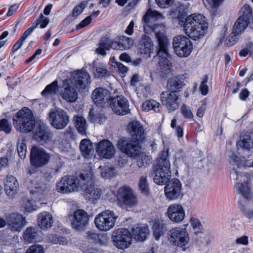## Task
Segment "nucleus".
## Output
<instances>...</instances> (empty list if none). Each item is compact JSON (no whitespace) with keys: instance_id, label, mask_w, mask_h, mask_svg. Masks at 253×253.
<instances>
[{"instance_id":"nucleus-57","label":"nucleus","mask_w":253,"mask_h":253,"mask_svg":"<svg viewBox=\"0 0 253 253\" xmlns=\"http://www.w3.org/2000/svg\"><path fill=\"white\" fill-rule=\"evenodd\" d=\"M138 186L141 192L144 194H147L148 192V185L146 177L142 176L140 177Z\"/></svg>"},{"instance_id":"nucleus-53","label":"nucleus","mask_w":253,"mask_h":253,"mask_svg":"<svg viewBox=\"0 0 253 253\" xmlns=\"http://www.w3.org/2000/svg\"><path fill=\"white\" fill-rule=\"evenodd\" d=\"M87 1H83L75 6L72 11V16L77 17L80 15L83 11L84 8L87 6Z\"/></svg>"},{"instance_id":"nucleus-49","label":"nucleus","mask_w":253,"mask_h":253,"mask_svg":"<svg viewBox=\"0 0 253 253\" xmlns=\"http://www.w3.org/2000/svg\"><path fill=\"white\" fill-rule=\"evenodd\" d=\"M17 152L21 159L25 158L27 152L26 140L24 139L19 140L17 144Z\"/></svg>"},{"instance_id":"nucleus-64","label":"nucleus","mask_w":253,"mask_h":253,"mask_svg":"<svg viewBox=\"0 0 253 253\" xmlns=\"http://www.w3.org/2000/svg\"><path fill=\"white\" fill-rule=\"evenodd\" d=\"M91 22V16H87L76 26L77 30H80L88 25Z\"/></svg>"},{"instance_id":"nucleus-17","label":"nucleus","mask_w":253,"mask_h":253,"mask_svg":"<svg viewBox=\"0 0 253 253\" xmlns=\"http://www.w3.org/2000/svg\"><path fill=\"white\" fill-rule=\"evenodd\" d=\"M117 197L118 201L127 207H134L137 204L136 197L131 189L127 186L120 187L117 191Z\"/></svg>"},{"instance_id":"nucleus-16","label":"nucleus","mask_w":253,"mask_h":253,"mask_svg":"<svg viewBox=\"0 0 253 253\" xmlns=\"http://www.w3.org/2000/svg\"><path fill=\"white\" fill-rule=\"evenodd\" d=\"M89 216L83 210H76L73 215L69 216L73 228L77 231H82L85 229L88 224Z\"/></svg>"},{"instance_id":"nucleus-12","label":"nucleus","mask_w":253,"mask_h":253,"mask_svg":"<svg viewBox=\"0 0 253 253\" xmlns=\"http://www.w3.org/2000/svg\"><path fill=\"white\" fill-rule=\"evenodd\" d=\"M51 156L44 149L33 146L31 150V164L36 168H41L46 165L49 162Z\"/></svg>"},{"instance_id":"nucleus-62","label":"nucleus","mask_w":253,"mask_h":253,"mask_svg":"<svg viewBox=\"0 0 253 253\" xmlns=\"http://www.w3.org/2000/svg\"><path fill=\"white\" fill-rule=\"evenodd\" d=\"M53 161L52 169L55 172H57L58 170L62 167L63 163L59 156L54 157Z\"/></svg>"},{"instance_id":"nucleus-15","label":"nucleus","mask_w":253,"mask_h":253,"mask_svg":"<svg viewBox=\"0 0 253 253\" xmlns=\"http://www.w3.org/2000/svg\"><path fill=\"white\" fill-rule=\"evenodd\" d=\"M103 189L95 184L90 178L84 188V199L92 204H95L103 194Z\"/></svg>"},{"instance_id":"nucleus-45","label":"nucleus","mask_w":253,"mask_h":253,"mask_svg":"<svg viewBox=\"0 0 253 253\" xmlns=\"http://www.w3.org/2000/svg\"><path fill=\"white\" fill-rule=\"evenodd\" d=\"M58 89V81L57 80H55L45 87L44 90L42 92V96L55 95L56 94Z\"/></svg>"},{"instance_id":"nucleus-2","label":"nucleus","mask_w":253,"mask_h":253,"mask_svg":"<svg viewBox=\"0 0 253 253\" xmlns=\"http://www.w3.org/2000/svg\"><path fill=\"white\" fill-rule=\"evenodd\" d=\"M208 27L206 18L200 13H194L186 18L185 32L191 39L196 41L202 37Z\"/></svg>"},{"instance_id":"nucleus-35","label":"nucleus","mask_w":253,"mask_h":253,"mask_svg":"<svg viewBox=\"0 0 253 253\" xmlns=\"http://www.w3.org/2000/svg\"><path fill=\"white\" fill-rule=\"evenodd\" d=\"M18 187L19 184L16 178L13 175H8L4 183L6 193L8 196H12L17 192Z\"/></svg>"},{"instance_id":"nucleus-37","label":"nucleus","mask_w":253,"mask_h":253,"mask_svg":"<svg viewBox=\"0 0 253 253\" xmlns=\"http://www.w3.org/2000/svg\"><path fill=\"white\" fill-rule=\"evenodd\" d=\"M239 208L244 215L248 219H253V203L251 204L247 200L239 203Z\"/></svg>"},{"instance_id":"nucleus-14","label":"nucleus","mask_w":253,"mask_h":253,"mask_svg":"<svg viewBox=\"0 0 253 253\" xmlns=\"http://www.w3.org/2000/svg\"><path fill=\"white\" fill-rule=\"evenodd\" d=\"M165 194L169 200L181 199L183 193L180 181L177 178L169 180L165 187Z\"/></svg>"},{"instance_id":"nucleus-24","label":"nucleus","mask_w":253,"mask_h":253,"mask_svg":"<svg viewBox=\"0 0 253 253\" xmlns=\"http://www.w3.org/2000/svg\"><path fill=\"white\" fill-rule=\"evenodd\" d=\"M92 99L98 106L103 107L109 104L110 93L109 91L102 87L95 88L92 92Z\"/></svg>"},{"instance_id":"nucleus-10","label":"nucleus","mask_w":253,"mask_h":253,"mask_svg":"<svg viewBox=\"0 0 253 253\" xmlns=\"http://www.w3.org/2000/svg\"><path fill=\"white\" fill-rule=\"evenodd\" d=\"M236 176L238 181L235 184V190L239 194L248 199L251 197V186L248 177L240 171H238L235 168L232 172Z\"/></svg>"},{"instance_id":"nucleus-60","label":"nucleus","mask_w":253,"mask_h":253,"mask_svg":"<svg viewBox=\"0 0 253 253\" xmlns=\"http://www.w3.org/2000/svg\"><path fill=\"white\" fill-rule=\"evenodd\" d=\"M208 76L205 75L200 85V90L203 95H206L209 92V86L207 85Z\"/></svg>"},{"instance_id":"nucleus-48","label":"nucleus","mask_w":253,"mask_h":253,"mask_svg":"<svg viewBox=\"0 0 253 253\" xmlns=\"http://www.w3.org/2000/svg\"><path fill=\"white\" fill-rule=\"evenodd\" d=\"M110 64L116 71L122 74H125L128 71L127 67L124 65L121 62L116 61L114 57H112L110 58Z\"/></svg>"},{"instance_id":"nucleus-63","label":"nucleus","mask_w":253,"mask_h":253,"mask_svg":"<svg viewBox=\"0 0 253 253\" xmlns=\"http://www.w3.org/2000/svg\"><path fill=\"white\" fill-rule=\"evenodd\" d=\"M22 205L25 211L27 212H31L36 210L34 206V201L32 200H27L25 201H23Z\"/></svg>"},{"instance_id":"nucleus-5","label":"nucleus","mask_w":253,"mask_h":253,"mask_svg":"<svg viewBox=\"0 0 253 253\" xmlns=\"http://www.w3.org/2000/svg\"><path fill=\"white\" fill-rule=\"evenodd\" d=\"M117 218L113 211L105 210L95 216L94 224L99 230L107 231L114 227Z\"/></svg>"},{"instance_id":"nucleus-52","label":"nucleus","mask_w":253,"mask_h":253,"mask_svg":"<svg viewBox=\"0 0 253 253\" xmlns=\"http://www.w3.org/2000/svg\"><path fill=\"white\" fill-rule=\"evenodd\" d=\"M139 156H141V159L137 161V166L141 168H145L148 167L151 162V159L145 154L141 153V152Z\"/></svg>"},{"instance_id":"nucleus-56","label":"nucleus","mask_w":253,"mask_h":253,"mask_svg":"<svg viewBox=\"0 0 253 253\" xmlns=\"http://www.w3.org/2000/svg\"><path fill=\"white\" fill-rule=\"evenodd\" d=\"M180 112L185 119H192L193 118V113L190 108L185 104L180 108Z\"/></svg>"},{"instance_id":"nucleus-22","label":"nucleus","mask_w":253,"mask_h":253,"mask_svg":"<svg viewBox=\"0 0 253 253\" xmlns=\"http://www.w3.org/2000/svg\"><path fill=\"white\" fill-rule=\"evenodd\" d=\"M98 155L106 159H111L115 156L116 150L112 143L108 140L103 139L98 142L96 147Z\"/></svg>"},{"instance_id":"nucleus-6","label":"nucleus","mask_w":253,"mask_h":253,"mask_svg":"<svg viewBox=\"0 0 253 253\" xmlns=\"http://www.w3.org/2000/svg\"><path fill=\"white\" fill-rule=\"evenodd\" d=\"M168 239L170 244L175 247H185L189 241V234L186 228L175 227L168 233Z\"/></svg>"},{"instance_id":"nucleus-50","label":"nucleus","mask_w":253,"mask_h":253,"mask_svg":"<svg viewBox=\"0 0 253 253\" xmlns=\"http://www.w3.org/2000/svg\"><path fill=\"white\" fill-rule=\"evenodd\" d=\"M11 130L12 126L9 120L6 119L0 120V131H3L6 134H9Z\"/></svg>"},{"instance_id":"nucleus-27","label":"nucleus","mask_w":253,"mask_h":253,"mask_svg":"<svg viewBox=\"0 0 253 253\" xmlns=\"http://www.w3.org/2000/svg\"><path fill=\"white\" fill-rule=\"evenodd\" d=\"M6 221L11 230L19 231L24 225L25 218L21 214L13 213L7 216Z\"/></svg>"},{"instance_id":"nucleus-26","label":"nucleus","mask_w":253,"mask_h":253,"mask_svg":"<svg viewBox=\"0 0 253 253\" xmlns=\"http://www.w3.org/2000/svg\"><path fill=\"white\" fill-rule=\"evenodd\" d=\"M191 225L195 230L193 239L198 245L207 243L206 236L203 232V227L201 222L197 218L192 217L190 220Z\"/></svg>"},{"instance_id":"nucleus-43","label":"nucleus","mask_w":253,"mask_h":253,"mask_svg":"<svg viewBox=\"0 0 253 253\" xmlns=\"http://www.w3.org/2000/svg\"><path fill=\"white\" fill-rule=\"evenodd\" d=\"M50 187L49 185L43 183H36L34 187H31L30 191L32 194H44L49 191Z\"/></svg>"},{"instance_id":"nucleus-36","label":"nucleus","mask_w":253,"mask_h":253,"mask_svg":"<svg viewBox=\"0 0 253 253\" xmlns=\"http://www.w3.org/2000/svg\"><path fill=\"white\" fill-rule=\"evenodd\" d=\"M38 230L35 227H27L23 233V239L27 243L35 242L38 239Z\"/></svg>"},{"instance_id":"nucleus-42","label":"nucleus","mask_w":253,"mask_h":253,"mask_svg":"<svg viewBox=\"0 0 253 253\" xmlns=\"http://www.w3.org/2000/svg\"><path fill=\"white\" fill-rule=\"evenodd\" d=\"M34 138L39 142H45L50 138V132L46 129L39 128L35 132Z\"/></svg>"},{"instance_id":"nucleus-40","label":"nucleus","mask_w":253,"mask_h":253,"mask_svg":"<svg viewBox=\"0 0 253 253\" xmlns=\"http://www.w3.org/2000/svg\"><path fill=\"white\" fill-rule=\"evenodd\" d=\"M75 126L78 131L82 134H85L87 128L86 122L81 116H75L73 118Z\"/></svg>"},{"instance_id":"nucleus-1","label":"nucleus","mask_w":253,"mask_h":253,"mask_svg":"<svg viewBox=\"0 0 253 253\" xmlns=\"http://www.w3.org/2000/svg\"><path fill=\"white\" fill-rule=\"evenodd\" d=\"M89 83L90 76L87 72L83 70L76 71L70 79L63 81L59 94L67 102L74 103L78 97V93L74 87L79 90L83 89Z\"/></svg>"},{"instance_id":"nucleus-18","label":"nucleus","mask_w":253,"mask_h":253,"mask_svg":"<svg viewBox=\"0 0 253 253\" xmlns=\"http://www.w3.org/2000/svg\"><path fill=\"white\" fill-rule=\"evenodd\" d=\"M161 101L163 106L169 111H173L179 107L178 95L174 91H163L160 94Z\"/></svg>"},{"instance_id":"nucleus-13","label":"nucleus","mask_w":253,"mask_h":253,"mask_svg":"<svg viewBox=\"0 0 253 253\" xmlns=\"http://www.w3.org/2000/svg\"><path fill=\"white\" fill-rule=\"evenodd\" d=\"M48 117L51 126L57 129H64L69 121L66 112L62 109L51 111L49 113Z\"/></svg>"},{"instance_id":"nucleus-8","label":"nucleus","mask_w":253,"mask_h":253,"mask_svg":"<svg viewBox=\"0 0 253 253\" xmlns=\"http://www.w3.org/2000/svg\"><path fill=\"white\" fill-rule=\"evenodd\" d=\"M140 142L122 138L118 140L117 147L121 152L126 155L131 157H136L139 156L141 151Z\"/></svg>"},{"instance_id":"nucleus-58","label":"nucleus","mask_w":253,"mask_h":253,"mask_svg":"<svg viewBox=\"0 0 253 253\" xmlns=\"http://www.w3.org/2000/svg\"><path fill=\"white\" fill-rule=\"evenodd\" d=\"M88 116L90 121L94 123H100L105 119L104 116L101 114H95L94 110L92 109L90 110Z\"/></svg>"},{"instance_id":"nucleus-21","label":"nucleus","mask_w":253,"mask_h":253,"mask_svg":"<svg viewBox=\"0 0 253 253\" xmlns=\"http://www.w3.org/2000/svg\"><path fill=\"white\" fill-rule=\"evenodd\" d=\"M166 215L172 222L180 223L185 218V211L181 205L174 204L168 207Z\"/></svg>"},{"instance_id":"nucleus-55","label":"nucleus","mask_w":253,"mask_h":253,"mask_svg":"<svg viewBox=\"0 0 253 253\" xmlns=\"http://www.w3.org/2000/svg\"><path fill=\"white\" fill-rule=\"evenodd\" d=\"M240 35L239 33L235 32V30L233 29L232 33L227 37L225 41V44L228 46L233 45L237 41L238 37Z\"/></svg>"},{"instance_id":"nucleus-25","label":"nucleus","mask_w":253,"mask_h":253,"mask_svg":"<svg viewBox=\"0 0 253 253\" xmlns=\"http://www.w3.org/2000/svg\"><path fill=\"white\" fill-rule=\"evenodd\" d=\"M127 131L132 139L142 141L145 137L144 129L138 121H132L127 126Z\"/></svg>"},{"instance_id":"nucleus-4","label":"nucleus","mask_w":253,"mask_h":253,"mask_svg":"<svg viewBox=\"0 0 253 253\" xmlns=\"http://www.w3.org/2000/svg\"><path fill=\"white\" fill-rule=\"evenodd\" d=\"M156 36L159 43L157 56L159 59V70L164 77L171 71V64L168 59V47L169 42L168 39L162 33H157Z\"/></svg>"},{"instance_id":"nucleus-23","label":"nucleus","mask_w":253,"mask_h":253,"mask_svg":"<svg viewBox=\"0 0 253 253\" xmlns=\"http://www.w3.org/2000/svg\"><path fill=\"white\" fill-rule=\"evenodd\" d=\"M149 176L153 177V181L156 184L163 185L169 182L171 177V170L153 167V171Z\"/></svg>"},{"instance_id":"nucleus-7","label":"nucleus","mask_w":253,"mask_h":253,"mask_svg":"<svg viewBox=\"0 0 253 253\" xmlns=\"http://www.w3.org/2000/svg\"><path fill=\"white\" fill-rule=\"evenodd\" d=\"M172 45L175 53L180 57H188L193 49V45L189 39L182 35L173 38Z\"/></svg>"},{"instance_id":"nucleus-30","label":"nucleus","mask_w":253,"mask_h":253,"mask_svg":"<svg viewBox=\"0 0 253 253\" xmlns=\"http://www.w3.org/2000/svg\"><path fill=\"white\" fill-rule=\"evenodd\" d=\"M153 236L155 239L158 240L160 237L164 235L166 229V224L163 220L158 217L155 218L151 222Z\"/></svg>"},{"instance_id":"nucleus-28","label":"nucleus","mask_w":253,"mask_h":253,"mask_svg":"<svg viewBox=\"0 0 253 253\" xmlns=\"http://www.w3.org/2000/svg\"><path fill=\"white\" fill-rule=\"evenodd\" d=\"M132 238L136 241L145 240L149 234L147 226L141 224L134 226L130 232Z\"/></svg>"},{"instance_id":"nucleus-20","label":"nucleus","mask_w":253,"mask_h":253,"mask_svg":"<svg viewBox=\"0 0 253 253\" xmlns=\"http://www.w3.org/2000/svg\"><path fill=\"white\" fill-rule=\"evenodd\" d=\"M109 103L112 111L116 114L124 115L129 110L127 100L123 96L111 98Z\"/></svg>"},{"instance_id":"nucleus-44","label":"nucleus","mask_w":253,"mask_h":253,"mask_svg":"<svg viewBox=\"0 0 253 253\" xmlns=\"http://www.w3.org/2000/svg\"><path fill=\"white\" fill-rule=\"evenodd\" d=\"M95 76L98 78L109 75V72L102 63H99L98 65H95L92 67Z\"/></svg>"},{"instance_id":"nucleus-31","label":"nucleus","mask_w":253,"mask_h":253,"mask_svg":"<svg viewBox=\"0 0 253 253\" xmlns=\"http://www.w3.org/2000/svg\"><path fill=\"white\" fill-rule=\"evenodd\" d=\"M153 46L154 44L151 39L147 35H143L139 46L140 53L150 57V54L153 50Z\"/></svg>"},{"instance_id":"nucleus-29","label":"nucleus","mask_w":253,"mask_h":253,"mask_svg":"<svg viewBox=\"0 0 253 253\" xmlns=\"http://www.w3.org/2000/svg\"><path fill=\"white\" fill-rule=\"evenodd\" d=\"M238 151L249 152L253 148V140L249 133H246L240 136L236 143Z\"/></svg>"},{"instance_id":"nucleus-33","label":"nucleus","mask_w":253,"mask_h":253,"mask_svg":"<svg viewBox=\"0 0 253 253\" xmlns=\"http://www.w3.org/2000/svg\"><path fill=\"white\" fill-rule=\"evenodd\" d=\"M154 167L170 169V165L169 157V151L168 149L164 150L159 153L156 161V164Z\"/></svg>"},{"instance_id":"nucleus-54","label":"nucleus","mask_w":253,"mask_h":253,"mask_svg":"<svg viewBox=\"0 0 253 253\" xmlns=\"http://www.w3.org/2000/svg\"><path fill=\"white\" fill-rule=\"evenodd\" d=\"M99 168L102 169L101 174L104 178H110L115 174V169L112 168L108 166H100Z\"/></svg>"},{"instance_id":"nucleus-38","label":"nucleus","mask_w":253,"mask_h":253,"mask_svg":"<svg viewBox=\"0 0 253 253\" xmlns=\"http://www.w3.org/2000/svg\"><path fill=\"white\" fill-rule=\"evenodd\" d=\"M164 16L156 10H152L149 8L143 17V21L148 25L151 20H157L164 19Z\"/></svg>"},{"instance_id":"nucleus-39","label":"nucleus","mask_w":253,"mask_h":253,"mask_svg":"<svg viewBox=\"0 0 253 253\" xmlns=\"http://www.w3.org/2000/svg\"><path fill=\"white\" fill-rule=\"evenodd\" d=\"M142 110L143 111L148 112L151 110H154L155 112H159L160 111V104L153 100H147L144 101L141 105Z\"/></svg>"},{"instance_id":"nucleus-34","label":"nucleus","mask_w":253,"mask_h":253,"mask_svg":"<svg viewBox=\"0 0 253 253\" xmlns=\"http://www.w3.org/2000/svg\"><path fill=\"white\" fill-rule=\"evenodd\" d=\"M184 79L180 76H175L169 79L167 87L168 91H174L177 93L184 85Z\"/></svg>"},{"instance_id":"nucleus-9","label":"nucleus","mask_w":253,"mask_h":253,"mask_svg":"<svg viewBox=\"0 0 253 253\" xmlns=\"http://www.w3.org/2000/svg\"><path fill=\"white\" fill-rule=\"evenodd\" d=\"M242 15L234 23L233 29L235 32L242 34L247 28L250 21L253 23V14L250 5L245 4L241 8Z\"/></svg>"},{"instance_id":"nucleus-19","label":"nucleus","mask_w":253,"mask_h":253,"mask_svg":"<svg viewBox=\"0 0 253 253\" xmlns=\"http://www.w3.org/2000/svg\"><path fill=\"white\" fill-rule=\"evenodd\" d=\"M78 180L71 176H65L56 184L58 192L65 193L75 191L79 186Z\"/></svg>"},{"instance_id":"nucleus-61","label":"nucleus","mask_w":253,"mask_h":253,"mask_svg":"<svg viewBox=\"0 0 253 253\" xmlns=\"http://www.w3.org/2000/svg\"><path fill=\"white\" fill-rule=\"evenodd\" d=\"M25 253H44V251L42 246L35 244L30 246Z\"/></svg>"},{"instance_id":"nucleus-41","label":"nucleus","mask_w":253,"mask_h":253,"mask_svg":"<svg viewBox=\"0 0 253 253\" xmlns=\"http://www.w3.org/2000/svg\"><path fill=\"white\" fill-rule=\"evenodd\" d=\"M80 150L83 155L87 158L93 151L92 144L88 139H83L80 142Z\"/></svg>"},{"instance_id":"nucleus-32","label":"nucleus","mask_w":253,"mask_h":253,"mask_svg":"<svg viewBox=\"0 0 253 253\" xmlns=\"http://www.w3.org/2000/svg\"><path fill=\"white\" fill-rule=\"evenodd\" d=\"M53 222L52 216L48 212L44 211L38 215V225L43 230L50 228L52 226Z\"/></svg>"},{"instance_id":"nucleus-46","label":"nucleus","mask_w":253,"mask_h":253,"mask_svg":"<svg viewBox=\"0 0 253 253\" xmlns=\"http://www.w3.org/2000/svg\"><path fill=\"white\" fill-rule=\"evenodd\" d=\"M45 240L47 242L53 244L65 245L67 243V239L65 237L59 236L56 234H49L47 235Z\"/></svg>"},{"instance_id":"nucleus-51","label":"nucleus","mask_w":253,"mask_h":253,"mask_svg":"<svg viewBox=\"0 0 253 253\" xmlns=\"http://www.w3.org/2000/svg\"><path fill=\"white\" fill-rule=\"evenodd\" d=\"M49 23V19L43 15L42 14H41L39 16V18L34 22L32 23V25L35 28L38 25H40V27L41 28H45Z\"/></svg>"},{"instance_id":"nucleus-11","label":"nucleus","mask_w":253,"mask_h":253,"mask_svg":"<svg viewBox=\"0 0 253 253\" xmlns=\"http://www.w3.org/2000/svg\"><path fill=\"white\" fill-rule=\"evenodd\" d=\"M132 239L130 232L126 228H119L112 235L114 245L121 250L128 248L131 244Z\"/></svg>"},{"instance_id":"nucleus-47","label":"nucleus","mask_w":253,"mask_h":253,"mask_svg":"<svg viewBox=\"0 0 253 253\" xmlns=\"http://www.w3.org/2000/svg\"><path fill=\"white\" fill-rule=\"evenodd\" d=\"M119 40L121 50L128 49L133 46L134 43V41L131 38L122 36Z\"/></svg>"},{"instance_id":"nucleus-3","label":"nucleus","mask_w":253,"mask_h":253,"mask_svg":"<svg viewBox=\"0 0 253 253\" xmlns=\"http://www.w3.org/2000/svg\"><path fill=\"white\" fill-rule=\"evenodd\" d=\"M12 121L16 129L22 133L31 131L35 126V121L33 113L27 107H24L17 112L13 116Z\"/></svg>"},{"instance_id":"nucleus-59","label":"nucleus","mask_w":253,"mask_h":253,"mask_svg":"<svg viewBox=\"0 0 253 253\" xmlns=\"http://www.w3.org/2000/svg\"><path fill=\"white\" fill-rule=\"evenodd\" d=\"M112 39L109 34H107L102 37L98 43L99 46H103L106 50H109V46L110 44Z\"/></svg>"}]
</instances>
